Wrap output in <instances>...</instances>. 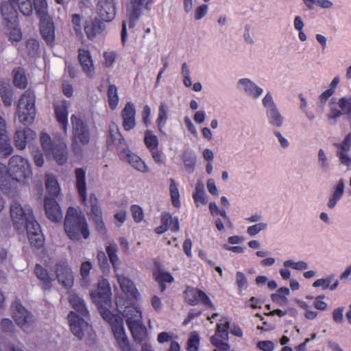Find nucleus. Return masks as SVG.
<instances>
[{
    "label": "nucleus",
    "mask_w": 351,
    "mask_h": 351,
    "mask_svg": "<svg viewBox=\"0 0 351 351\" xmlns=\"http://www.w3.org/2000/svg\"><path fill=\"white\" fill-rule=\"evenodd\" d=\"M111 289L108 282L103 280L97 285V290L91 293L95 303L98 305L99 313L104 320L111 326V329L121 351H138L130 343L123 328V319L113 314L104 305L110 302Z\"/></svg>",
    "instance_id": "f257e3e1"
},
{
    "label": "nucleus",
    "mask_w": 351,
    "mask_h": 351,
    "mask_svg": "<svg viewBox=\"0 0 351 351\" xmlns=\"http://www.w3.org/2000/svg\"><path fill=\"white\" fill-rule=\"evenodd\" d=\"M10 216L14 228L17 230L26 229L30 245L39 250L44 245L45 239L40 224L36 221L32 208L25 205L22 206L19 202H14L10 206Z\"/></svg>",
    "instance_id": "f03ea898"
},
{
    "label": "nucleus",
    "mask_w": 351,
    "mask_h": 351,
    "mask_svg": "<svg viewBox=\"0 0 351 351\" xmlns=\"http://www.w3.org/2000/svg\"><path fill=\"white\" fill-rule=\"evenodd\" d=\"M32 176L30 165L23 157L14 155L9 160L8 167L0 162V182L3 189L10 191L16 187L18 182H24Z\"/></svg>",
    "instance_id": "7ed1b4c3"
},
{
    "label": "nucleus",
    "mask_w": 351,
    "mask_h": 351,
    "mask_svg": "<svg viewBox=\"0 0 351 351\" xmlns=\"http://www.w3.org/2000/svg\"><path fill=\"white\" fill-rule=\"evenodd\" d=\"M64 226L66 235L71 240L80 241L82 238L87 239L89 237L90 232L84 215L73 207L67 209Z\"/></svg>",
    "instance_id": "20e7f679"
},
{
    "label": "nucleus",
    "mask_w": 351,
    "mask_h": 351,
    "mask_svg": "<svg viewBox=\"0 0 351 351\" xmlns=\"http://www.w3.org/2000/svg\"><path fill=\"white\" fill-rule=\"evenodd\" d=\"M125 318L126 324L136 342L142 343L148 336L147 330L143 324L142 313L140 309L134 306H128L122 312Z\"/></svg>",
    "instance_id": "39448f33"
},
{
    "label": "nucleus",
    "mask_w": 351,
    "mask_h": 351,
    "mask_svg": "<svg viewBox=\"0 0 351 351\" xmlns=\"http://www.w3.org/2000/svg\"><path fill=\"white\" fill-rule=\"evenodd\" d=\"M36 96L30 89L26 90L21 95L17 108V116L24 125L32 123L36 115Z\"/></svg>",
    "instance_id": "423d86ee"
},
{
    "label": "nucleus",
    "mask_w": 351,
    "mask_h": 351,
    "mask_svg": "<svg viewBox=\"0 0 351 351\" xmlns=\"http://www.w3.org/2000/svg\"><path fill=\"white\" fill-rule=\"evenodd\" d=\"M12 317L23 331L29 332L34 327V316L19 301H14L10 306Z\"/></svg>",
    "instance_id": "0eeeda50"
},
{
    "label": "nucleus",
    "mask_w": 351,
    "mask_h": 351,
    "mask_svg": "<svg viewBox=\"0 0 351 351\" xmlns=\"http://www.w3.org/2000/svg\"><path fill=\"white\" fill-rule=\"evenodd\" d=\"M72 125V139L73 143L86 145L90 140V132L88 124L80 117L72 114L71 117Z\"/></svg>",
    "instance_id": "6e6552de"
},
{
    "label": "nucleus",
    "mask_w": 351,
    "mask_h": 351,
    "mask_svg": "<svg viewBox=\"0 0 351 351\" xmlns=\"http://www.w3.org/2000/svg\"><path fill=\"white\" fill-rule=\"evenodd\" d=\"M154 2V0H130V7L127 12L128 25L133 28L138 21L142 10L149 9V5Z\"/></svg>",
    "instance_id": "1a4fd4ad"
},
{
    "label": "nucleus",
    "mask_w": 351,
    "mask_h": 351,
    "mask_svg": "<svg viewBox=\"0 0 351 351\" xmlns=\"http://www.w3.org/2000/svg\"><path fill=\"white\" fill-rule=\"evenodd\" d=\"M90 203V217L98 232L102 235L107 233L106 225L103 221L102 212L99 206L98 199L95 194H90L89 197Z\"/></svg>",
    "instance_id": "9d476101"
},
{
    "label": "nucleus",
    "mask_w": 351,
    "mask_h": 351,
    "mask_svg": "<svg viewBox=\"0 0 351 351\" xmlns=\"http://www.w3.org/2000/svg\"><path fill=\"white\" fill-rule=\"evenodd\" d=\"M55 272L58 282L64 287H70L73 282V276L66 260H59L55 265Z\"/></svg>",
    "instance_id": "9b49d317"
},
{
    "label": "nucleus",
    "mask_w": 351,
    "mask_h": 351,
    "mask_svg": "<svg viewBox=\"0 0 351 351\" xmlns=\"http://www.w3.org/2000/svg\"><path fill=\"white\" fill-rule=\"evenodd\" d=\"M144 143L149 151L154 162L157 164H162L163 162L162 152L158 149L159 141L157 136L150 130L145 131Z\"/></svg>",
    "instance_id": "f8f14e48"
},
{
    "label": "nucleus",
    "mask_w": 351,
    "mask_h": 351,
    "mask_svg": "<svg viewBox=\"0 0 351 351\" xmlns=\"http://www.w3.org/2000/svg\"><path fill=\"white\" fill-rule=\"evenodd\" d=\"M68 320L72 333L78 339H82L84 335V330L88 327V323L82 316L73 311L69 313Z\"/></svg>",
    "instance_id": "ddd939ff"
},
{
    "label": "nucleus",
    "mask_w": 351,
    "mask_h": 351,
    "mask_svg": "<svg viewBox=\"0 0 351 351\" xmlns=\"http://www.w3.org/2000/svg\"><path fill=\"white\" fill-rule=\"evenodd\" d=\"M44 207L46 216L50 221L58 222L62 220V212L56 198L46 197L44 199Z\"/></svg>",
    "instance_id": "4468645a"
},
{
    "label": "nucleus",
    "mask_w": 351,
    "mask_h": 351,
    "mask_svg": "<svg viewBox=\"0 0 351 351\" xmlns=\"http://www.w3.org/2000/svg\"><path fill=\"white\" fill-rule=\"evenodd\" d=\"M97 8L102 21L109 22L114 19L116 15L114 0H99Z\"/></svg>",
    "instance_id": "2eb2a0df"
},
{
    "label": "nucleus",
    "mask_w": 351,
    "mask_h": 351,
    "mask_svg": "<svg viewBox=\"0 0 351 351\" xmlns=\"http://www.w3.org/2000/svg\"><path fill=\"white\" fill-rule=\"evenodd\" d=\"M69 104L66 100H61L54 104V112L57 121L66 134L69 126L68 111Z\"/></svg>",
    "instance_id": "dca6fc26"
},
{
    "label": "nucleus",
    "mask_w": 351,
    "mask_h": 351,
    "mask_svg": "<svg viewBox=\"0 0 351 351\" xmlns=\"http://www.w3.org/2000/svg\"><path fill=\"white\" fill-rule=\"evenodd\" d=\"M36 138V133L29 128L18 130L14 136V143L16 149L23 150L27 144L30 143Z\"/></svg>",
    "instance_id": "f3484780"
},
{
    "label": "nucleus",
    "mask_w": 351,
    "mask_h": 351,
    "mask_svg": "<svg viewBox=\"0 0 351 351\" xmlns=\"http://www.w3.org/2000/svg\"><path fill=\"white\" fill-rule=\"evenodd\" d=\"M136 109L132 102H127L121 111L123 128L125 131H130L136 126Z\"/></svg>",
    "instance_id": "a211bd4d"
},
{
    "label": "nucleus",
    "mask_w": 351,
    "mask_h": 351,
    "mask_svg": "<svg viewBox=\"0 0 351 351\" xmlns=\"http://www.w3.org/2000/svg\"><path fill=\"white\" fill-rule=\"evenodd\" d=\"M75 187L81 202L86 204L87 200V188L86 182V171L83 168L75 169Z\"/></svg>",
    "instance_id": "6ab92c4d"
},
{
    "label": "nucleus",
    "mask_w": 351,
    "mask_h": 351,
    "mask_svg": "<svg viewBox=\"0 0 351 351\" xmlns=\"http://www.w3.org/2000/svg\"><path fill=\"white\" fill-rule=\"evenodd\" d=\"M78 60L82 71L88 77H92L95 73V67L90 52L88 49H78Z\"/></svg>",
    "instance_id": "aec40b11"
},
{
    "label": "nucleus",
    "mask_w": 351,
    "mask_h": 351,
    "mask_svg": "<svg viewBox=\"0 0 351 351\" xmlns=\"http://www.w3.org/2000/svg\"><path fill=\"white\" fill-rule=\"evenodd\" d=\"M334 145L337 147V156L339 157L341 162L345 165H350L351 159L348 155V152L351 149V133H348L341 143H335Z\"/></svg>",
    "instance_id": "412c9836"
},
{
    "label": "nucleus",
    "mask_w": 351,
    "mask_h": 351,
    "mask_svg": "<svg viewBox=\"0 0 351 351\" xmlns=\"http://www.w3.org/2000/svg\"><path fill=\"white\" fill-rule=\"evenodd\" d=\"M13 148L9 142V138L6 133V123L0 116V153L5 156L12 154Z\"/></svg>",
    "instance_id": "4be33fe9"
},
{
    "label": "nucleus",
    "mask_w": 351,
    "mask_h": 351,
    "mask_svg": "<svg viewBox=\"0 0 351 351\" xmlns=\"http://www.w3.org/2000/svg\"><path fill=\"white\" fill-rule=\"evenodd\" d=\"M16 5L14 2L3 1L0 3V12L3 19L8 23L15 22L17 16V12L15 9Z\"/></svg>",
    "instance_id": "5701e85b"
},
{
    "label": "nucleus",
    "mask_w": 351,
    "mask_h": 351,
    "mask_svg": "<svg viewBox=\"0 0 351 351\" xmlns=\"http://www.w3.org/2000/svg\"><path fill=\"white\" fill-rule=\"evenodd\" d=\"M238 86L240 88L243 90L247 95L254 99L261 96L263 92V88L258 86L252 81L247 78L239 80Z\"/></svg>",
    "instance_id": "b1692460"
},
{
    "label": "nucleus",
    "mask_w": 351,
    "mask_h": 351,
    "mask_svg": "<svg viewBox=\"0 0 351 351\" xmlns=\"http://www.w3.org/2000/svg\"><path fill=\"white\" fill-rule=\"evenodd\" d=\"M52 154L56 162L62 165L67 161L68 151L66 145L62 141H58L53 148L50 151V154Z\"/></svg>",
    "instance_id": "393cba45"
},
{
    "label": "nucleus",
    "mask_w": 351,
    "mask_h": 351,
    "mask_svg": "<svg viewBox=\"0 0 351 351\" xmlns=\"http://www.w3.org/2000/svg\"><path fill=\"white\" fill-rule=\"evenodd\" d=\"M124 138L119 132L118 125L114 122L109 124V132L106 140L108 146H119L124 143Z\"/></svg>",
    "instance_id": "a878e982"
},
{
    "label": "nucleus",
    "mask_w": 351,
    "mask_h": 351,
    "mask_svg": "<svg viewBox=\"0 0 351 351\" xmlns=\"http://www.w3.org/2000/svg\"><path fill=\"white\" fill-rule=\"evenodd\" d=\"M34 274L41 282V288L43 290H48L51 288L53 280L49 276L47 269H45L41 265L36 264Z\"/></svg>",
    "instance_id": "bb28decb"
},
{
    "label": "nucleus",
    "mask_w": 351,
    "mask_h": 351,
    "mask_svg": "<svg viewBox=\"0 0 351 351\" xmlns=\"http://www.w3.org/2000/svg\"><path fill=\"white\" fill-rule=\"evenodd\" d=\"M69 301L71 306L80 314V316L86 317L88 315V311L86 308L84 300L76 293H70Z\"/></svg>",
    "instance_id": "cd10ccee"
},
{
    "label": "nucleus",
    "mask_w": 351,
    "mask_h": 351,
    "mask_svg": "<svg viewBox=\"0 0 351 351\" xmlns=\"http://www.w3.org/2000/svg\"><path fill=\"white\" fill-rule=\"evenodd\" d=\"M126 160L135 169L142 173H147L149 171V168L145 162L136 154L127 151Z\"/></svg>",
    "instance_id": "c85d7f7f"
},
{
    "label": "nucleus",
    "mask_w": 351,
    "mask_h": 351,
    "mask_svg": "<svg viewBox=\"0 0 351 351\" xmlns=\"http://www.w3.org/2000/svg\"><path fill=\"white\" fill-rule=\"evenodd\" d=\"M118 282L123 292L132 297H136L138 290L134 282L128 277L123 275L117 276Z\"/></svg>",
    "instance_id": "c756f323"
},
{
    "label": "nucleus",
    "mask_w": 351,
    "mask_h": 351,
    "mask_svg": "<svg viewBox=\"0 0 351 351\" xmlns=\"http://www.w3.org/2000/svg\"><path fill=\"white\" fill-rule=\"evenodd\" d=\"M193 199L196 207H199L200 204L206 205L208 199L204 190V183L199 180L195 184V190L193 194Z\"/></svg>",
    "instance_id": "7c9ffc66"
},
{
    "label": "nucleus",
    "mask_w": 351,
    "mask_h": 351,
    "mask_svg": "<svg viewBox=\"0 0 351 351\" xmlns=\"http://www.w3.org/2000/svg\"><path fill=\"white\" fill-rule=\"evenodd\" d=\"M45 186L48 194L56 198L60 193V189L56 177L52 174L46 175Z\"/></svg>",
    "instance_id": "2f4dec72"
},
{
    "label": "nucleus",
    "mask_w": 351,
    "mask_h": 351,
    "mask_svg": "<svg viewBox=\"0 0 351 351\" xmlns=\"http://www.w3.org/2000/svg\"><path fill=\"white\" fill-rule=\"evenodd\" d=\"M172 339V335L168 332H160L157 336V341L159 343H164L170 341V346L167 351H180V344Z\"/></svg>",
    "instance_id": "473e14b6"
},
{
    "label": "nucleus",
    "mask_w": 351,
    "mask_h": 351,
    "mask_svg": "<svg viewBox=\"0 0 351 351\" xmlns=\"http://www.w3.org/2000/svg\"><path fill=\"white\" fill-rule=\"evenodd\" d=\"M13 82L16 87L25 88L27 86V79L23 69L18 67L13 71Z\"/></svg>",
    "instance_id": "72a5a7b5"
},
{
    "label": "nucleus",
    "mask_w": 351,
    "mask_h": 351,
    "mask_svg": "<svg viewBox=\"0 0 351 351\" xmlns=\"http://www.w3.org/2000/svg\"><path fill=\"white\" fill-rule=\"evenodd\" d=\"M168 119V106L165 101L160 104L156 124L160 132H162V128Z\"/></svg>",
    "instance_id": "f704fd0d"
},
{
    "label": "nucleus",
    "mask_w": 351,
    "mask_h": 351,
    "mask_svg": "<svg viewBox=\"0 0 351 351\" xmlns=\"http://www.w3.org/2000/svg\"><path fill=\"white\" fill-rule=\"evenodd\" d=\"M230 328V322L225 321L221 323V351H232L228 341V328Z\"/></svg>",
    "instance_id": "c9c22d12"
},
{
    "label": "nucleus",
    "mask_w": 351,
    "mask_h": 351,
    "mask_svg": "<svg viewBox=\"0 0 351 351\" xmlns=\"http://www.w3.org/2000/svg\"><path fill=\"white\" fill-rule=\"evenodd\" d=\"M107 96L109 107L111 110H115L118 106L119 98L117 93V88L114 84L108 86Z\"/></svg>",
    "instance_id": "e433bc0d"
},
{
    "label": "nucleus",
    "mask_w": 351,
    "mask_h": 351,
    "mask_svg": "<svg viewBox=\"0 0 351 351\" xmlns=\"http://www.w3.org/2000/svg\"><path fill=\"white\" fill-rule=\"evenodd\" d=\"M343 190L344 182L342 179H341L338 182L336 189L328 201V207L329 208H333L336 206L337 202L343 195Z\"/></svg>",
    "instance_id": "4c0bfd02"
},
{
    "label": "nucleus",
    "mask_w": 351,
    "mask_h": 351,
    "mask_svg": "<svg viewBox=\"0 0 351 351\" xmlns=\"http://www.w3.org/2000/svg\"><path fill=\"white\" fill-rule=\"evenodd\" d=\"M266 112L270 124L276 127L282 125L283 118L277 108L267 110Z\"/></svg>",
    "instance_id": "58836bf2"
},
{
    "label": "nucleus",
    "mask_w": 351,
    "mask_h": 351,
    "mask_svg": "<svg viewBox=\"0 0 351 351\" xmlns=\"http://www.w3.org/2000/svg\"><path fill=\"white\" fill-rule=\"evenodd\" d=\"M14 4L19 7L21 12L25 16H31L34 9V2L32 0H18Z\"/></svg>",
    "instance_id": "ea45409f"
},
{
    "label": "nucleus",
    "mask_w": 351,
    "mask_h": 351,
    "mask_svg": "<svg viewBox=\"0 0 351 351\" xmlns=\"http://www.w3.org/2000/svg\"><path fill=\"white\" fill-rule=\"evenodd\" d=\"M332 281V276H328L326 278H320L315 280L313 284V287H321L323 290L326 289H330V290H335L338 285V280H336L333 284L330 285Z\"/></svg>",
    "instance_id": "a19ab883"
},
{
    "label": "nucleus",
    "mask_w": 351,
    "mask_h": 351,
    "mask_svg": "<svg viewBox=\"0 0 351 351\" xmlns=\"http://www.w3.org/2000/svg\"><path fill=\"white\" fill-rule=\"evenodd\" d=\"M182 160L186 171L191 173L194 171L196 164V156L191 152H185L182 156Z\"/></svg>",
    "instance_id": "79ce46f5"
},
{
    "label": "nucleus",
    "mask_w": 351,
    "mask_h": 351,
    "mask_svg": "<svg viewBox=\"0 0 351 351\" xmlns=\"http://www.w3.org/2000/svg\"><path fill=\"white\" fill-rule=\"evenodd\" d=\"M169 191L173 206L176 208H180L181 203L179 190L175 180L172 178L170 179Z\"/></svg>",
    "instance_id": "37998d69"
},
{
    "label": "nucleus",
    "mask_w": 351,
    "mask_h": 351,
    "mask_svg": "<svg viewBox=\"0 0 351 351\" xmlns=\"http://www.w3.org/2000/svg\"><path fill=\"white\" fill-rule=\"evenodd\" d=\"M100 30V25L92 21L87 22L84 25V32L88 39L93 40Z\"/></svg>",
    "instance_id": "c03bdc74"
},
{
    "label": "nucleus",
    "mask_w": 351,
    "mask_h": 351,
    "mask_svg": "<svg viewBox=\"0 0 351 351\" xmlns=\"http://www.w3.org/2000/svg\"><path fill=\"white\" fill-rule=\"evenodd\" d=\"M40 143L45 153L50 154V151L53 148V146L56 145L57 142L52 141L48 134L43 133L40 135Z\"/></svg>",
    "instance_id": "a18cd8bd"
},
{
    "label": "nucleus",
    "mask_w": 351,
    "mask_h": 351,
    "mask_svg": "<svg viewBox=\"0 0 351 351\" xmlns=\"http://www.w3.org/2000/svg\"><path fill=\"white\" fill-rule=\"evenodd\" d=\"M153 276L156 280V281L158 282V283H171L173 281L174 278L173 276L167 271H164L161 270L155 271L153 273Z\"/></svg>",
    "instance_id": "49530a36"
},
{
    "label": "nucleus",
    "mask_w": 351,
    "mask_h": 351,
    "mask_svg": "<svg viewBox=\"0 0 351 351\" xmlns=\"http://www.w3.org/2000/svg\"><path fill=\"white\" fill-rule=\"evenodd\" d=\"M185 300L186 302L192 306L197 305L198 304L199 292L198 289L191 288L186 289L185 291Z\"/></svg>",
    "instance_id": "de8ad7c7"
},
{
    "label": "nucleus",
    "mask_w": 351,
    "mask_h": 351,
    "mask_svg": "<svg viewBox=\"0 0 351 351\" xmlns=\"http://www.w3.org/2000/svg\"><path fill=\"white\" fill-rule=\"evenodd\" d=\"M117 252V248L116 244H110L106 247L107 254L114 268H116L119 265V258Z\"/></svg>",
    "instance_id": "09e8293b"
},
{
    "label": "nucleus",
    "mask_w": 351,
    "mask_h": 351,
    "mask_svg": "<svg viewBox=\"0 0 351 351\" xmlns=\"http://www.w3.org/2000/svg\"><path fill=\"white\" fill-rule=\"evenodd\" d=\"M186 349L188 351H198L199 346V337L198 334L192 333L187 340Z\"/></svg>",
    "instance_id": "8fccbe9b"
},
{
    "label": "nucleus",
    "mask_w": 351,
    "mask_h": 351,
    "mask_svg": "<svg viewBox=\"0 0 351 351\" xmlns=\"http://www.w3.org/2000/svg\"><path fill=\"white\" fill-rule=\"evenodd\" d=\"M0 95L5 106H10L12 102V91L7 87L0 88Z\"/></svg>",
    "instance_id": "3c124183"
},
{
    "label": "nucleus",
    "mask_w": 351,
    "mask_h": 351,
    "mask_svg": "<svg viewBox=\"0 0 351 351\" xmlns=\"http://www.w3.org/2000/svg\"><path fill=\"white\" fill-rule=\"evenodd\" d=\"M130 210L132 213V218L136 223H140L143 220L144 213L140 206L137 204H133L130 207Z\"/></svg>",
    "instance_id": "603ef678"
},
{
    "label": "nucleus",
    "mask_w": 351,
    "mask_h": 351,
    "mask_svg": "<svg viewBox=\"0 0 351 351\" xmlns=\"http://www.w3.org/2000/svg\"><path fill=\"white\" fill-rule=\"evenodd\" d=\"M283 265L285 267H291L293 269L300 271L304 270L308 267L307 263L302 261L294 262L292 260H288L285 261Z\"/></svg>",
    "instance_id": "864d4df0"
},
{
    "label": "nucleus",
    "mask_w": 351,
    "mask_h": 351,
    "mask_svg": "<svg viewBox=\"0 0 351 351\" xmlns=\"http://www.w3.org/2000/svg\"><path fill=\"white\" fill-rule=\"evenodd\" d=\"M236 284L240 292L245 289L247 287V280L245 275L241 271H237L236 274Z\"/></svg>",
    "instance_id": "5fc2aeb1"
},
{
    "label": "nucleus",
    "mask_w": 351,
    "mask_h": 351,
    "mask_svg": "<svg viewBox=\"0 0 351 351\" xmlns=\"http://www.w3.org/2000/svg\"><path fill=\"white\" fill-rule=\"evenodd\" d=\"M117 58V54L113 51H104V61L103 64L106 67H110L113 65L115 59Z\"/></svg>",
    "instance_id": "6e6d98bb"
},
{
    "label": "nucleus",
    "mask_w": 351,
    "mask_h": 351,
    "mask_svg": "<svg viewBox=\"0 0 351 351\" xmlns=\"http://www.w3.org/2000/svg\"><path fill=\"white\" fill-rule=\"evenodd\" d=\"M82 18L80 14H74L71 16V23L75 32L76 34L82 36V25H81Z\"/></svg>",
    "instance_id": "4d7b16f0"
},
{
    "label": "nucleus",
    "mask_w": 351,
    "mask_h": 351,
    "mask_svg": "<svg viewBox=\"0 0 351 351\" xmlns=\"http://www.w3.org/2000/svg\"><path fill=\"white\" fill-rule=\"evenodd\" d=\"M266 228L267 224L265 223H258L249 226L247 229V232L250 236H255L261 230L266 229Z\"/></svg>",
    "instance_id": "13d9d810"
},
{
    "label": "nucleus",
    "mask_w": 351,
    "mask_h": 351,
    "mask_svg": "<svg viewBox=\"0 0 351 351\" xmlns=\"http://www.w3.org/2000/svg\"><path fill=\"white\" fill-rule=\"evenodd\" d=\"M256 347L263 351H273L275 348V345L271 341L265 340L258 341Z\"/></svg>",
    "instance_id": "bf43d9fd"
},
{
    "label": "nucleus",
    "mask_w": 351,
    "mask_h": 351,
    "mask_svg": "<svg viewBox=\"0 0 351 351\" xmlns=\"http://www.w3.org/2000/svg\"><path fill=\"white\" fill-rule=\"evenodd\" d=\"M324 295H319L315 298L313 306L316 309L324 311L327 308V304L324 301Z\"/></svg>",
    "instance_id": "052dcab7"
},
{
    "label": "nucleus",
    "mask_w": 351,
    "mask_h": 351,
    "mask_svg": "<svg viewBox=\"0 0 351 351\" xmlns=\"http://www.w3.org/2000/svg\"><path fill=\"white\" fill-rule=\"evenodd\" d=\"M343 114L341 110H339L335 107H331L330 112L328 114V121L331 124H334L336 119L341 117Z\"/></svg>",
    "instance_id": "680f3d73"
},
{
    "label": "nucleus",
    "mask_w": 351,
    "mask_h": 351,
    "mask_svg": "<svg viewBox=\"0 0 351 351\" xmlns=\"http://www.w3.org/2000/svg\"><path fill=\"white\" fill-rule=\"evenodd\" d=\"M344 311V307L341 306L336 308L332 311V319L334 322L337 324H341L343 319V313Z\"/></svg>",
    "instance_id": "e2e57ef3"
},
{
    "label": "nucleus",
    "mask_w": 351,
    "mask_h": 351,
    "mask_svg": "<svg viewBox=\"0 0 351 351\" xmlns=\"http://www.w3.org/2000/svg\"><path fill=\"white\" fill-rule=\"evenodd\" d=\"M151 109L149 106L145 105L142 112V121L145 127L150 124Z\"/></svg>",
    "instance_id": "0e129e2a"
},
{
    "label": "nucleus",
    "mask_w": 351,
    "mask_h": 351,
    "mask_svg": "<svg viewBox=\"0 0 351 351\" xmlns=\"http://www.w3.org/2000/svg\"><path fill=\"white\" fill-rule=\"evenodd\" d=\"M22 38V32L19 27H13L9 33V38L10 40L19 42Z\"/></svg>",
    "instance_id": "69168bd1"
},
{
    "label": "nucleus",
    "mask_w": 351,
    "mask_h": 351,
    "mask_svg": "<svg viewBox=\"0 0 351 351\" xmlns=\"http://www.w3.org/2000/svg\"><path fill=\"white\" fill-rule=\"evenodd\" d=\"M91 269L92 264L90 262H84L82 263L80 267V274L84 280L88 277Z\"/></svg>",
    "instance_id": "338daca9"
},
{
    "label": "nucleus",
    "mask_w": 351,
    "mask_h": 351,
    "mask_svg": "<svg viewBox=\"0 0 351 351\" xmlns=\"http://www.w3.org/2000/svg\"><path fill=\"white\" fill-rule=\"evenodd\" d=\"M263 105L267 110L276 108L271 95L270 93H267L265 97L263 99Z\"/></svg>",
    "instance_id": "774afa93"
}]
</instances>
